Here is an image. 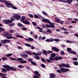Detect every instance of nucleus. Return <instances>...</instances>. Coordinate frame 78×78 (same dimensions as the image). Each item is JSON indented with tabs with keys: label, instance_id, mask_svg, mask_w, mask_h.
Wrapping results in <instances>:
<instances>
[{
	"label": "nucleus",
	"instance_id": "9b49d317",
	"mask_svg": "<svg viewBox=\"0 0 78 78\" xmlns=\"http://www.w3.org/2000/svg\"><path fill=\"white\" fill-rule=\"evenodd\" d=\"M52 49L54 51H56L57 52L59 51V49L55 47H52Z\"/></svg>",
	"mask_w": 78,
	"mask_h": 78
},
{
	"label": "nucleus",
	"instance_id": "39448f33",
	"mask_svg": "<svg viewBox=\"0 0 78 78\" xmlns=\"http://www.w3.org/2000/svg\"><path fill=\"white\" fill-rule=\"evenodd\" d=\"M42 22L45 23H47L49 24H50V23L53 24L52 23H51V22H50V20L48 19H42Z\"/></svg>",
	"mask_w": 78,
	"mask_h": 78
},
{
	"label": "nucleus",
	"instance_id": "e433bc0d",
	"mask_svg": "<svg viewBox=\"0 0 78 78\" xmlns=\"http://www.w3.org/2000/svg\"><path fill=\"white\" fill-rule=\"evenodd\" d=\"M28 39L29 40V41H30L31 42H32L33 41H34V39L32 38H28Z\"/></svg>",
	"mask_w": 78,
	"mask_h": 78
},
{
	"label": "nucleus",
	"instance_id": "de8ad7c7",
	"mask_svg": "<svg viewBox=\"0 0 78 78\" xmlns=\"http://www.w3.org/2000/svg\"><path fill=\"white\" fill-rule=\"evenodd\" d=\"M9 58L11 59V60H12V61H15L16 59V58H11V57Z\"/></svg>",
	"mask_w": 78,
	"mask_h": 78
},
{
	"label": "nucleus",
	"instance_id": "aec40b11",
	"mask_svg": "<svg viewBox=\"0 0 78 78\" xmlns=\"http://www.w3.org/2000/svg\"><path fill=\"white\" fill-rule=\"evenodd\" d=\"M1 69H2V71L3 72H4L5 73L7 72V71L5 69L2 68Z\"/></svg>",
	"mask_w": 78,
	"mask_h": 78
},
{
	"label": "nucleus",
	"instance_id": "4d7b16f0",
	"mask_svg": "<svg viewBox=\"0 0 78 78\" xmlns=\"http://www.w3.org/2000/svg\"><path fill=\"white\" fill-rule=\"evenodd\" d=\"M72 59L74 61H77L78 60V59L76 58H73Z\"/></svg>",
	"mask_w": 78,
	"mask_h": 78
},
{
	"label": "nucleus",
	"instance_id": "393cba45",
	"mask_svg": "<svg viewBox=\"0 0 78 78\" xmlns=\"http://www.w3.org/2000/svg\"><path fill=\"white\" fill-rule=\"evenodd\" d=\"M12 55V54H8L7 55H6V57H10Z\"/></svg>",
	"mask_w": 78,
	"mask_h": 78
},
{
	"label": "nucleus",
	"instance_id": "6ab92c4d",
	"mask_svg": "<svg viewBox=\"0 0 78 78\" xmlns=\"http://www.w3.org/2000/svg\"><path fill=\"white\" fill-rule=\"evenodd\" d=\"M66 2L68 4H71L73 2V1L72 0H67Z\"/></svg>",
	"mask_w": 78,
	"mask_h": 78
},
{
	"label": "nucleus",
	"instance_id": "c85d7f7f",
	"mask_svg": "<svg viewBox=\"0 0 78 78\" xmlns=\"http://www.w3.org/2000/svg\"><path fill=\"white\" fill-rule=\"evenodd\" d=\"M2 60H3V61H5V60H8V58H6L5 57H3L2 58Z\"/></svg>",
	"mask_w": 78,
	"mask_h": 78
},
{
	"label": "nucleus",
	"instance_id": "e2e57ef3",
	"mask_svg": "<svg viewBox=\"0 0 78 78\" xmlns=\"http://www.w3.org/2000/svg\"><path fill=\"white\" fill-rule=\"evenodd\" d=\"M71 23H76V22L75 21H72L71 22Z\"/></svg>",
	"mask_w": 78,
	"mask_h": 78
},
{
	"label": "nucleus",
	"instance_id": "f704fd0d",
	"mask_svg": "<svg viewBox=\"0 0 78 78\" xmlns=\"http://www.w3.org/2000/svg\"><path fill=\"white\" fill-rule=\"evenodd\" d=\"M5 40L6 43L7 42L8 43H9V42H11V41L8 39H5Z\"/></svg>",
	"mask_w": 78,
	"mask_h": 78
},
{
	"label": "nucleus",
	"instance_id": "603ef678",
	"mask_svg": "<svg viewBox=\"0 0 78 78\" xmlns=\"http://www.w3.org/2000/svg\"><path fill=\"white\" fill-rule=\"evenodd\" d=\"M32 24H33V25L34 26H36L37 25L36 23L34 22H32Z\"/></svg>",
	"mask_w": 78,
	"mask_h": 78
},
{
	"label": "nucleus",
	"instance_id": "3c124183",
	"mask_svg": "<svg viewBox=\"0 0 78 78\" xmlns=\"http://www.w3.org/2000/svg\"><path fill=\"white\" fill-rule=\"evenodd\" d=\"M7 39H11L13 38V37L12 36H10V37H6Z\"/></svg>",
	"mask_w": 78,
	"mask_h": 78
},
{
	"label": "nucleus",
	"instance_id": "f8f14e48",
	"mask_svg": "<svg viewBox=\"0 0 78 78\" xmlns=\"http://www.w3.org/2000/svg\"><path fill=\"white\" fill-rule=\"evenodd\" d=\"M50 76L51 78H55L56 77V75L53 73H51L50 74Z\"/></svg>",
	"mask_w": 78,
	"mask_h": 78
},
{
	"label": "nucleus",
	"instance_id": "a878e982",
	"mask_svg": "<svg viewBox=\"0 0 78 78\" xmlns=\"http://www.w3.org/2000/svg\"><path fill=\"white\" fill-rule=\"evenodd\" d=\"M73 64L75 65V66H78V62L77 61H74V62H73Z\"/></svg>",
	"mask_w": 78,
	"mask_h": 78
},
{
	"label": "nucleus",
	"instance_id": "f257e3e1",
	"mask_svg": "<svg viewBox=\"0 0 78 78\" xmlns=\"http://www.w3.org/2000/svg\"><path fill=\"white\" fill-rule=\"evenodd\" d=\"M60 69L61 70L58 69L56 70V71L59 73H62V72L64 73H66L67 71H69V69L68 68L66 69L64 68L60 67Z\"/></svg>",
	"mask_w": 78,
	"mask_h": 78
},
{
	"label": "nucleus",
	"instance_id": "dca6fc26",
	"mask_svg": "<svg viewBox=\"0 0 78 78\" xmlns=\"http://www.w3.org/2000/svg\"><path fill=\"white\" fill-rule=\"evenodd\" d=\"M69 53L74 55H77V52L75 51H71Z\"/></svg>",
	"mask_w": 78,
	"mask_h": 78
},
{
	"label": "nucleus",
	"instance_id": "338daca9",
	"mask_svg": "<svg viewBox=\"0 0 78 78\" xmlns=\"http://www.w3.org/2000/svg\"><path fill=\"white\" fill-rule=\"evenodd\" d=\"M34 78H40V77L39 76H33Z\"/></svg>",
	"mask_w": 78,
	"mask_h": 78
},
{
	"label": "nucleus",
	"instance_id": "473e14b6",
	"mask_svg": "<svg viewBox=\"0 0 78 78\" xmlns=\"http://www.w3.org/2000/svg\"><path fill=\"white\" fill-rule=\"evenodd\" d=\"M27 62V61H25V60H24V61H21L20 62L21 63H26Z\"/></svg>",
	"mask_w": 78,
	"mask_h": 78
},
{
	"label": "nucleus",
	"instance_id": "423d86ee",
	"mask_svg": "<svg viewBox=\"0 0 78 78\" xmlns=\"http://www.w3.org/2000/svg\"><path fill=\"white\" fill-rule=\"evenodd\" d=\"M13 17L15 19L18 20H20L21 19V17L20 16H19V15H14L13 16Z\"/></svg>",
	"mask_w": 78,
	"mask_h": 78
},
{
	"label": "nucleus",
	"instance_id": "4be33fe9",
	"mask_svg": "<svg viewBox=\"0 0 78 78\" xmlns=\"http://www.w3.org/2000/svg\"><path fill=\"white\" fill-rule=\"evenodd\" d=\"M25 52L26 53H27V54L29 55H32V52H30L25 51Z\"/></svg>",
	"mask_w": 78,
	"mask_h": 78
},
{
	"label": "nucleus",
	"instance_id": "5fc2aeb1",
	"mask_svg": "<svg viewBox=\"0 0 78 78\" xmlns=\"http://www.w3.org/2000/svg\"><path fill=\"white\" fill-rule=\"evenodd\" d=\"M48 54H49L50 53H52L53 52L51 51H48Z\"/></svg>",
	"mask_w": 78,
	"mask_h": 78
},
{
	"label": "nucleus",
	"instance_id": "4468645a",
	"mask_svg": "<svg viewBox=\"0 0 78 78\" xmlns=\"http://www.w3.org/2000/svg\"><path fill=\"white\" fill-rule=\"evenodd\" d=\"M56 54L55 53H53L52 54L50 55V57L53 58H55Z\"/></svg>",
	"mask_w": 78,
	"mask_h": 78
},
{
	"label": "nucleus",
	"instance_id": "c756f323",
	"mask_svg": "<svg viewBox=\"0 0 78 78\" xmlns=\"http://www.w3.org/2000/svg\"><path fill=\"white\" fill-rule=\"evenodd\" d=\"M11 8H12V9H17V8L15 6H14V5H12L11 6Z\"/></svg>",
	"mask_w": 78,
	"mask_h": 78
},
{
	"label": "nucleus",
	"instance_id": "b1692460",
	"mask_svg": "<svg viewBox=\"0 0 78 78\" xmlns=\"http://www.w3.org/2000/svg\"><path fill=\"white\" fill-rule=\"evenodd\" d=\"M23 58H17V59H16V60L18 61L19 62H20L21 61H22L23 60Z\"/></svg>",
	"mask_w": 78,
	"mask_h": 78
},
{
	"label": "nucleus",
	"instance_id": "a18cd8bd",
	"mask_svg": "<svg viewBox=\"0 0 78 78\" xmlns=\"http://www.w3.org/2000/svg\"><path fill=\"white\" fill-rule=\"evenodd\" d=\"M14 25V24L13 23H11L10 24H9V26L10 27H12Z\"/></svg>",
	"mask_w": 78,
	"mask_h": 78
},
{
	"label": "nucleus",
	"instance_id": "a211bd4d",
	"mask_svg": "<svg viewBox=\"0 0 78 78\" xmlns=\"http://www.w3.org/2000/svg\"><path fill=\"white\" fill-rule=\"evenodd\" d=\"M43 53H44V54L45 55V56H47V54H48V53L47 52V51L45 50H44L43 51Z\"/></svg>",
	"mask_w": 78,
	"mask_h": 78
},
{
	"label": "nucleus",
	"instance_id": "13d9d810",
	"mask_svg": "<svg viewBox=\"0 0 78 78\" xmlns=\"http://www.w3.org/2000/svg\"><path fill=\"white\" fill-rule=\"evenodd\" d=\"M64 33L66 34H68L69 33L68 31H65L64 32Z\"/></svg>",
	"mask_w": 78,
	"mask_h": 78
},
{
	"label": "nucleus",
	"instance_id": "37998d69",
	"mask_svg": "<svg viewBox=\"0 0 78 78\" xmlns=\"http://www.w3.org/2000/svg\"><path fill=\"white\" fill-rule=\"evenodd\" d=\"M18 67L20 69H22L23 67H24V66H22V65H21L20 66H18Z\"/></svg>",
	"mask_w": 78,
	"mask_h": 78
},
{
	"label": "nucleus",
	"instance_id": "7ed1b4c3",
	"mask_svg": "<svg viewBox=\"0 0 78 78\" xmlns=\"http://www.w3.org/2000/svg\"><path fill=\"white\" fill-rule=\"evenodd\" d=\"M55 58L53 57H50L49 58V59L51 61H54V60H56V61H59V60H62L63 59V58L61 56H56Z\"/></svg>",
	"mask_w": 78,
	"mask_h": 78
},
{
	"label": "nucleus",
	"instance_id": "ea45409f",
	"mask_svg": "<svg viewBox=\"0 0 78 78\" xmlns=\"http://www.w3.org/2000/svg\"><path fill=\"white\" fill-rule=\"evenodd\" d=\"M25 45L26 46H27V47H30V45L28 44H25Z\"/></svg>",
	"mask_w": 78,
	"mask_h": 78
},
{
	"label": "nucleus",
	"instance_id": "2eb2a0df",
	"mask_svg": "<svg viewBox=\"0 0 78 78\" xmlns=\"http://www.w3.org/2000/svg\"><path fill=\"white\" fill-rule=\"evenodd\" d=\"M4 34L5 35V36L6 37H8L9 36V33L7 32H4Z\"/></svg>",
	"mask_w": 78,
	"mask_h": 78
},
{
	"label": "nucleus",
	"instance_id": "f03ea898",
	"mask_svg": "<svg viewBox=\"0 0 78 78\" xmlns=\"http://www.w3.org/2000/svg\"><path fill=\"white\" fill-rule=\"evenodd\" d=\"M3 67L5 68H6V71L7 72L9 71L10 70H13L15 71H16V68H14L13 67H10L8 65H3L2 66Z\"/></svg>",
	"mask_w": 78,
	"mask_h": 78
},
{
	"label": "nucleus",
	"instance_id": "bb28decb",
	"mask_svg": "<svg viewBox=\"0 0 78 78\" xmlns=\"http://www.w3.org/2000/svg\"><path fill=\"white\" fill-rule=\"evenodd\" d=\"M55 20H56V22H57L58 23H60L61 20L59 19H58L56 18V19Z\"/></svg>",
	"mask_w": 78,
	"mask_h": 78
},
{
	"label": "nucleus",
	"instance_id": "09e8293b",
	"mask_svg": "<svg viewBox=\"0 0 78 78\" xmlns=\"http://www.w3.org/2000/svg\"><path fill=\"white\" fill-rule=\"evenodd\" d=\"M28 61L29 62H31L32 61H33V60L31 58H29V59H28Z\"/></svg>",
	"mask_w": 78,
	"mask_h": 78
},
{
	"label": "nucleus",
	"instance_id": "bf43d9fd",
	"mask_svg": "<svg viewBox=\"0 0 78 78\" xmlns=\"http://www.w3.org/2000/svg\"><path fill=\"white\" fill-rule=\"evenodd\" d=\"M61 55H64V52L63 51H61Z\"/></svg>",
	"mask_w": 78,
	"mask_h": 78
},
{
	"label": "nucleus",
	"instance_id": "052dcab7",
	"mask_svg": "<svg viewBox=\"0 0 78 78\" xmlns=\"http://www.w3.org/2000/svg\"><path fill=\"white\" fill-rule=\"evenodd\" d=\"M41 27H42V28H46V26L44 25V24H42L41 25Z\"/></svg>",
	"mask_w": 78,
	"mask_h": 78
},
{
	"label": "nucleus",
	"instance_id": "4c0bfd02",
	"mask_svg": "<svg viewBox=\"0 0 78 78\" xmlns=\"http://www.w3.org/2000/svg\"><path fill=\"white\" fill-rule=\"evenodd\" d=\"M30 63L34 66H36V63L34 62H31Z\"/></svg>",
	"mask_w": 78,
	"mask_h": 78
},
{
	"label": "nucleus",
	"instance_id": "a19ab883",
	"mask_svg": "<svg viewBox=\"0 0 78 78\" xmlns=\"http://www.w3.org/2000/svg\"><path fill=\"white\" fill-rule=\"evenodd\" d=\"M28 16H29V17H30V18H34V15H33L32 14H29L28 15Z\"/></svg>",
	"mask_w": 78,
	"mask_h": 78
},
{
	"label": "nucleus",
	"instance_id": "72a5a7b5",
	"mask_svg": "<svg viewBox=\"0 0 78 78\" xmlns=\"http://www.w3.org/2000/svg\"><path fill=\"white\" fill-rule=\"evenodd\" d=\"M41 61H42L43 62H46V60H45V59H44L42 57L41 58Z\"/></svg>",
	"mask_w": 78,
	"mask_h": 78
},
{
	"label": "nucleus",
	"instance_id": "69168bd1",
	"mask_svg": "<svg viewBox=\"0 0 78 78\" xmlns=\"http://www.w3.org/2000/svg\"><path fill=\"white\" fill-rule=\"evenodd\" d=\"M17 48L19 49H21L23 48H22V47H21L20 46H19L17 47Z\"/></svg>",
	"mask_w": 78,
	"mask_h": 78
},
{
	"label": "nucleus",
	"instance_id": "f3484780",
	"mask_svg": "<svg viewBox=\"0 0 78 78\" xmlns=\"http://www.w3.org/2000/svg\"><path fill=\"white\" fill-rule=\"evenodd\" d=\"M34 58L37 60H39L40 58V57L39 56H34Z\"/></svg>",
	"mask_w": 78,
	"mask_h": 78
},
{
	"label": "nucleus",
	"instance_id": "680f3d73",
	"mask_svg": "<svg viewBox=\"0 0 78 78\" xmlns=\"http://www.w3.org/2000/svg\"><path fill=\"white\" fill-rule=\"evenodd\" d=\"M47 62H51V61L50 60H49L48 59H47L46 60Z\"/></svg>",
	"mask_w": 78,
	"mask_h": 78
},
{
	"label": "nucleus",
	"instance_id": "9d476101",
	"mask_svg": "<svg viewBox=\"0 0 78 78\" xmlns=\"http://www.w3.org/2000/svg\"><path fill=\"white\" fill-rule=\"evenodd\" d=\"M34 75H35V76H40V74L39 73V72L38 71H34Z\"/></svg>",
	"mask_w": 78,
	"mask_h": 78
},
{
	"label": "nucleus",
	"instance_id": "6e6d98bb",
	"mask_svg": "<svg viewBox=\"0 0 78 78\" xmlns=\"http://www.w3.org/2000/svg\"><path fill=\"white\" fill-rule=\"evenodd\" d=\"M69 64H66V68H69Z\"/></svg>",
	"mask_w": 78,
	"mask_h": 78
},
{
	"label": "nucleus",
	"instance_id": "0e129e2a",
	"mask_svg": "<svg viewBox=\"0 0 78 78\" xmlns=\"http://www.w3.org/2000/svg\"><path fill=\"white\" fill-rule=\"evenodd\" d=\"M46 27L47 28H51L50 26L48 24H46Z\"/></svg>",
	"mask_w": 78,
	"mask_h": 78
},
{
	"label": "nucleus",
	"instance_id": "79ce46f5",
	"mask_svg": "<svg viewBox=\"0 0 78 78\" xmlns=\"http://www.w3.org/2000/svg\"><path fill=\"white\" fill-rule=\"evenodd\" d=\"M47 32V33H52V32L50 30H48L46 31Z\"/></svg>",
	"mask_w": 78,
	"mask_h": 78
},
{
	"label": "nucleus",
	"instance_id": "6e6552de",
	"mask_svg": "<svg viewBox=\"0 0 78 78\" xmlns=\"http://www.w3.org/2000/svg\"><path fill=\"white\" fill-rule=\"evenodd\" d=\"M45 41L47 42H54V38H50V39H47L45 40Z\"/></svg>",
	"mask_w": 78,
	"mask_h": 78
},
{
	"label": "nucleus",
	"instance_id": "864d4df0",
	"mask_svg": "<svg viewBox=\"0 0 78 78\" xmlns=\"http://www.w3.org/2000/svg\"><path fill=\"white\" fill-rule=\"evenodd\" d=\"M66 64H65V63H62V67H66Z\"/></svg>",
	"mask_w": 78,
	"mask_h": 78
},
{
	"label": "nucleus",
	"instance_id": "5701e85b",
	"mask_svg": "<svg viewBox=\"0 0 78 78\" xmlns=\"http://www.w3.org/2000/svg\"><path fill=\"white\" fill-rule=\"evenodd\" d=\"M17 26L19 27H24V26L21 23H18L17 24Z\"/></svg>",
	"mask_w": 78,
	"mask_h": 78
},
{
	"label": "nucleus",
	"instance_id": "cd10ccee",
	"mask_svg": "<svg viewBox=\"0 0 78 78\" xmlns=\"http://www.w3.org/2000/svg\"><path fill=\"white\" fill-rule=\"evenodd\" d=\"M16 37H18V38H24V37L22 35H16Z\"/></svg>",
	"mask_w": 78,
	"mask_h": 78
},
{
	"label": "nucleus",
	"instance_id": "8fccbe9b",
	"mask_svg": "<svg viewBox=\"0 0 78 78\" xmlns=\"http://www.w3.org/2000/svg\"><path fill=\"white\" fill-rule=\"evenodd\" d=\"M41 66L43 68H45V65L43 64H42L41 65Z\"/></svg>",
	"mask_w": 78,
	"mask_h": 78
},
{
	"label": "nucleus",
	"instance_id": "7c9ffc66",
	"mask_svg": "<svg viewBox=\"0 0 78 78\" xmlns=\"http://www.w3.org/2000/svg\"><path fill=\"white\" fill-rule=\"evenodd\" d=\"M42 14H44V15H45V16H48V14L47 13H46V12H45L44 11H43L42 12Z\"/></svg>",
	"mask_w": 78,
	"mask_h": 78
},
{
	"label": "nucleus",
	"instance_id": "2f4dec72",
	"mask_svg": "<svg viewBox=\"0 0 78 78\" xmlns=\"http://www.w3.org/2000/svg\"><path fill=\"white\" fill-rule=\"evenodd\" d=\"M34 18L35 19L39 18V16L36 15H34Z\"/></svg>",
	"mask_w": 78,
	"mask_h": 78
},
{
	"label": "nucleus",
	"instance_id": "1a4fd4ad",
	"mask_svg": "<svg viewBox=\"0 0 78 78\" xmlns=\"http://www.w3.org/2000/svg\"><path fill=\"white\" fill-rule=\"evenodd\" d=\"M22 23H24V24L28 25L30 23L29 21L27 20H25L24 21H23Z\"/></svg>",
	"mask_w": 78,
	"mask_h": 78
},
{
	"label": "nucleus",
	"instance_id": "412c9836",
	"mask_svg": "<svg viewBox=\"0 0 78 78\" xmlns=\"http://www.w3.org/2000/svg\"><path fill=\"white\" fill-rule=\"evenodd\" d=\"M7 42H6L4 40H2V41H1V44H6Z\"/></svg>",
	"mask_w": 78,
	"mask_h": 78
},
{
	"label": "nucleus",
	"instance_id": "774afa93",
	"mask_svg": "<svg viewBox=\"0 0 78 78\" xmlns=\"http://www.w3.org/2000/svg\"><path fill=\"white\" fill-rule=\"evenodd\" d=\"M11 20L14 21L15 20V19L13 18L12 17L11 18Z\"/></svg>",
	"mask_w": 78,
	"mask_h": 78
},
{
	"label": "nucleus",
	"instance_id": "c9c22d12",
	"mask_svg": "<svg viewBox=\"0 0 78 78\" xmlns=\"http://www.w3.org/2000/svg\"><path fill=\"white\" fill-rule=\"evenodd\" d=\"M50 28H55V25H54L53 24H50Z\"/></svg>",
	"mask_w": 78,
	"mask_h": 78
},
{
	"label": "nucleus",
	"instance_id": "ddd939ff",
	"mask_svg": "<svg viewBox=\"0 0 78 78\" xmlns=\"http://www.w3.org/2000/svg\"><path fill=\"white\" fill-rule=\"evenodd\" d=\"M5 3V5H6V6H12V5H13L12 4V3H10L9 2H4Z\"/></svg>",
	"mask_w": 78,
	"mask_h": 78
},
{
	"label": "nucleus",
	"instance_id": "c03bdc74",
	"mask_svg": "<svg viewBox=\"0 0 78 78\" xmlns=\"http://www.w3.org/2000/svg\"><path fill=\"white\" fill-rule=\"evenodd\" d=\"M54 41L56 42H58L59 41V40L58 39H54Z\"/></svg>",
	"mask_w": 78,
	"mask_h": 78
},
{
	"label": "nucleus",
	"instance_id": "20e7f679",
	"mask_svg": "<svg viewBox=\"0 0 78 78\" xmlns=\"http://www.w3.org/2000/svg\"><path fill=\"white\" fill-rule=\"evenodd\" d=\"M3 22L5 24H8L9 23L11 24L13 22V21L9 20H4Z\"/></svg>",
	"mask_w": 78,
	"mask_h": 78
},
{
	"label": "nucleus",
	"instance_id": "49530a36",
	"mask_svg": "<svg viewBox=\"0 0 78 78\" xmlns=\"http://www.w3.org/2000/svg\"><path fill=\"white\" fill-rule=\"evenodd\" d=\"M61 30H63L64 31H68V30L67 29H66L65 28H61Z\"/></svg>",
	"mask_w": 78,
	"mask_h": 78
},
{
	"label": "nucleus",
	"instance_id": "0eeeda50",
	"mask_svg": "<svg viewBox=\"0 0 78 78\" xmlns=\"http://www.w3.org/2000/svg\"><path fill=\"white\" fill-rule=\"evenodd\" d=\"M21 56H22V58H23L24 59L27 58L28 57V55L25 53L21 54Z\"/></svg>",
	"mask_w": 78,
	"mask_h": 78
},
{
	"label": "nucleus",
	"instance_id": "58836bf2",
	"mask_svg": "<svg viewBox=\"0 0 78 78\" xmlns=\"http://www.w3.org/2000/svg\"><path fill=\"white\" fill-rule=\"evenodd\" d=\"M67 50L68 51H71V49L70 48H67Z\"/></svg>",
	"mask_w": 78,
	"mask_h": 78
}]
</instances>
